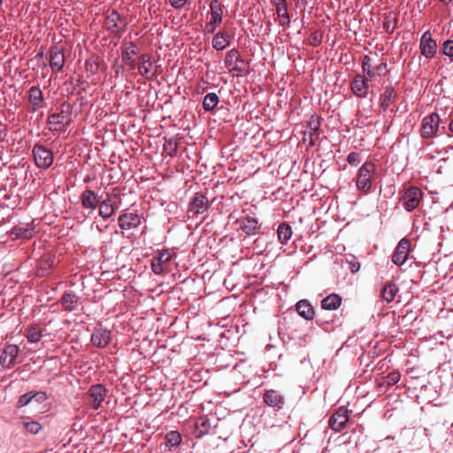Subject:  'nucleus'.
Instances as JSON below:
<instances>
[{"label": "nucleus", "mask_w": 453, "mask_h": 453, "mask_svg": "<svg viewBox=\"0 0 453 453\" xmlns=\"http://www.w3.org/2000/svg\"><path fill=\"white\" fill-rule=\"evenodd\" d=\"M375 164L372 161H365L358 169L356 177L357 188L365 194L370 193L372 190V182L375 180Z\"/></svg>", "instance_id": "obj_1"}, {"label": "nucleus", "mask_w": 453, "mask_h": 453, "mask_svg": "<svg viewBox=\"0 0 453 453\" xmlns=\"http://www.w3.org/2000/svg\"><path fill=\"white\" fill-rule=\"evenodd\" d=\"M441 119L437 112L426 116L421 122L420 136L423 139L433 138L440 135L441 129L444 132L445 127H440Z\"/></svg>", "instance_id": "obj_2"}, {"label": "nucleus", "mask_w": 453, "mask_h": 453, "mask_svg": "<svg viewBox=\"0 0 453 453\" xmlns=\"http://www.w3.org/2000/svg\"><path fill=\"white\" fill-rule=\"evenodd\" d=\"M225 65L230 72L247 73L249 62H246L236 49H232L226 54Z\"/></svg>", "instance_id": "obj_3"}, {"label": "nucleus", "mask_w": 453, "mask_h": 453, "mask_svg": "<svg viewBox=\"0 0 453 453\" xmlns=\"http://www.w3.org/2000/svg\"><path fill=\"white\" fill-rule=\"evenodd\" d=\"M33 156L35 165L39 168H49L53 163L51 150L41 144H35L33 148Z\"/></svg>", "instance_id": "obj_4"}, {"label": "nucleus", "mask_w": 453, "mask_h": 453, "mask_svg": "<svg viewBox=\"0 0 453 453\" xmlns=\"http://www.w3.org/2000/svg\"><path fill=\"white\" fill-rule=\"evenodd\" d=\"M69 105H63L60 111L52 113L48 118V123L50 125V129L59 130L67 125L71 120V112Z\"/></svg>", "instance_id": "obj_5"}, {"label": "nucleus", "mask_w": 453, "mask_h": 453, "mask_svg": "<svg viewBox=\"0 0 453 453\" xmlns=\"http://www.w3.org/2000/svg\"><path fill=\"white\" fill-rule=\"evenodd\" d=\"M419 49L421 55L426 58L431 59L435 57L437 52V42L432 38L429 31H426L422 35L419 42Z\"/></svg>", "instance_id": "obj_6"}, {"label": "nucleus", "mask_w": 453, "mask_h": 453, "mask_svg": "<svg viewBox=\"0 0 453 453\" xmlns=\"http://www.w3.org/2000/svg\"><path fill=\"white\" fill-rule=\"evenodd\" d=\"M107 389L102 384L92 385L88 391V403L93 409L97 410L106 396Z\"/></svg>", "instance_id": "obj_7"}, {"label": "nucleus", "mask_w": 453, "mask_h": 453, "mask_svg": "<svg viewBox=\"0 0 453 453\" xmlns=\"http://www.w3.org/2000/svg\"><path fill=\"white\" fill-rule=\"evenodd\" d=\"M422 197L421 190L417 187H411L404 192L402 196V201L404 208L408 211H411L416 209Z\"/></svg>", "instance_id": "obj_8"}, {"label": "nucleus", "mask_w": 453, "mask_h": 453, "mask_svg": "<svg viewBox=\"0 0 453 453\" xmlns=\"http://www.w3.org/2000/svg\"><path fill=\"white\" fill-rule=\"evenodd\" d=\"M235 223L238 225V228L248 235L257 234L261 227L258 219L249 215L238 219Z\"/></svg>", "instance_id": "obj_9"}, {"label": "nucleus", "mask_w": 453, "mask_h": 453, "mask_svg": "<svg viewBox=\"0 0 453 453\" xmlns=\"http://www.w3.org/2000/svg\"><path fill=\"white\" fill-rule=\"evenodd\" d=\"M127 22L116 11L110 12L104 19V27L111 33H119L126 27Z\"/></svg>", "instance_id": "obj_10"}, {"label": "nucleus", "mask_w": 453, "mask_h": 453, "mask_svg": "<svg viewBox=\"0 0 453 453\" xmlns=\"http://www.w3.org/2000/svg\"><path fill=\"white\" fill-rule=\"evenodd\" d=\"M209 207L208 198L202 193H196L189 203L188 212L192 213V216L203 214L207 211Z\"/></svg>", "instance_id": "obj_11"}, {"label": "nucleus", "mask_w": 453, "mask_h": 453, "mask_svg": "<svg viewBox=\"0 0 453 453\" xmlns=\"http://www.w3.org/2000/svg\"><path fill=\"white\" fill-rule=\"evenodd\" d=\"M411 242L403 238L397 244L392 256V262L396 265H403L409 257Z\"/></svg>", "instance_id": "obj_12"}, {"label": "nucleus", "mask_w": 453, "mask_h": 453, "mask_svg": "<svg viewBox=\"0 0 453 453\" xmlns=\"http://www.w3.org/2000/svg\"><path fill=\"white\" fill-rule=\"evenodd\" d=\"M350 88L356 96L365 98L369 92L368 78H365V75L357 74L350 83Z\"/></svg>", "instance_id": "obj_13"}, {"label": "nucleus", "mask_w": 453, "mask_h": 453, "mask_svg": "<svg viewBox=\"0 0 453 453\" xmlns=\"http://www.w3.org/2000/svg\"><path fill=\"white\" fill-rule=\"evenodd\" d=\"M348 420V410L344 407H341L330 417L328 423L332 430L340 432L345 427Z\"/></svg>", "instance_id": "obj_14"}, {"label": "nucleus", "mask_w": 453, "mask_h": 453, "mask_svg": "<svg viewBox=\"0 0 453 453\" xmlns=\"http://www.w3.org/2000/svg\"><path fill=\"white\" fill-rule=\"evenodd\" d=\"M19 355V348L16 345L11 344L6 346L1 356H0V364L8 369H11L15 365L16 357Z\"/></svg>", "instance_id": "obj_15"}, {"label": "nucleus", "mask_w": 453, "mask_h": 453, "mask_svg": "<svg viewBox=\"0 0 453 453\" xmlns=\"http://www.w3.org/2000/svg\"><path fill=\"white\" fill-rule=\"evenodd\" d=\"M264 403L276 410H280L285 404L284 396L274 389L265 390L263 395Z\"/></svg>", "instance_id": "obj_16"}, {"label": "nucleus", "mask_w": 453, "mask_h": 453, "mask_svg": "<svg viewBox=\"0 0 453 453\" xmlns=\"http://www.w3.org/2000/svg\"><path fill=\"white\" fill-rule=\"evenodd\" d=\"M320 119L316 115H311L307 122V129L304 132V138L309 134L310 145H315L319 138Z\"/></svg>", "instance_id": "obj_17"}, {"label": "nucleus", "mask_w": 453, "mask_h": 453, "mask_svg": "<svg viewBox=\"0 0 453 453\" xmlns=\"http://www.w3.org/2000/svg\"><path fill=\"white\" fill-rule=\"evenodd\" d=\"M119 226L123 230H130L137 227L141 224V218L136 213H124L118 219Z\"/></svg>", "instance_id": "obj_18"}, {"label": "nucleus", "mask_w": 453, "mask_h": 453, "mask_svg": "<svg viewBox=\"0 0 453 453\" xmlns=\"http://www.w3.org/2000/svg\"><path fill=\"white\" fill-rule=\"evenodd\" d=\"M110 341H111V332L106 329H103V328L96 329L91 335L92 344L98 348L106 347L110 343Z\"/></svg>", "instance_id": "obj_19"}, {"label": "nucleus", "mask_w": 453, "mask_h": 453, "mask_svg": "<svg viewBox=\"0 0 453 453\" xmlns=\"http://www.w3.org/2000/svg\"><path fill=\"white\" fill-rule=\"evenodd\" d=\"M65 64V56L58 47L50 49V66L53 71L59 72Z\"/></svg>", "instance_id": "obj_20"}, {"label": "nucleus", "mask_w": 453, "mask_h": 453, "mask_svg": "<svg viewBox=\"0 0 453 453\" xmlns=\"http://www.w3.org/2000/svg\"><path fill=\"white\" fill-rule=\"evenodd\" d=\"M139 73L148 79L154 76L156 70H154V65L150 60V58L147 55H142L139 59L138 64Z\"/></svg>", "instance_id": "obj_21"}, {"label": "nucleus", "mask_w": 453, "mask_h": 453, "mask_svg": "<svg viewBox=\"0 0 453 453\" xmlns=\"http://www.w3.org/2000/svg\"><path fill=\"white\" fill-rule=\"evenodd\" d=\"M170 262V254L169 253H162L158 257H154L151 262L152 271L156 274H160L163 272L166 271L169 266Z\"/></svg>", "instance_id": "obj_22"}, {"label": "nucleus", "mask_w": 453, "mask_h": 453, "mask_svg": "<svg viewBox=\"0 0 453 453\" xmlns=\"http://www.w3.org/2000/svg\"><path fill=\"white\" fill-rule=\"evenodd\" d=\"M296 310L299 316L306 320H311L314 318L315 311L311 303L306 300H300L296 304Z\"/></svg>", "instance_id": "obj_23"}, {"label": "nucleus", "mask_w": 453, "mask_h": 453, "mask_svg": "<svg viewBox=\"0 0 453 453\" xmlns=\"http://www.w3.org/2000/svg\"><path fill=\"white\" fill-rule=\"evenodd\" d=\"M81 202L83 208L94 211L96 208L99 200L94 191L86 189L81 196Z\"/></svg>", "instance_id": "obj_24"}, {"label": "nucleus", "mask_w": 453, "mask_h": 453, "mask_svg": "<svg viewBox=\"0 0 453 453\" xmlns=\"http://www.w3.org/2000/svg\"><path fill=\"white\" fill-rule=\"evenodd\" d=\"M28 93L29 101L33 105V111H35L38 109L42 108L44 96L42 90L38 87L33 86L32 88H30Z\"/></svg>", "instance_id": "obj_25"}, {"label": "nucleus", "mask_w": 453, "mask_h": 453, "mask_svg": "<svg viewBox=\"0 0 453 453\" xmlns=\"http://www.w3.org/2000/svg\"><path fill=\"white\" fill-rule=\"evenodd\" d=\"M342 304V297L337 294H331L322 299L321 307L326 311H334Z\"/></svg>", "instance_id": "obj_26"}, {"label": "nucleus", "mask_w": 453, "mask_h": 453, "mask_svg": "<svg viewBox=\"0 0 453 453\" xmlns=\"http://www.w3.org/2000/svg\"><path fill=\"white\" fill-rule=\"evenodd\" d=\"M78 302L79 297L73 292L65 293L60 299L63 308L69 311L76 309Z\"/></svg>", "instance_id": "obj_27"}, {"label": "nucleus", "mask_w": 453, "mask_h": 453, "mask_svg": "<svg viewBox=\"0 0 453 453\" xmlns=\"http://www.w3.org/2000/svg\"><path fill=\"white\" fill-rule=\"evenodd\" d=\"M195 426L198 437L209 434L212 428L211 419L206 416L200 417Z\"/></svg>", "instance_id": "obj_28"}, {"label": "nucleus", "mask_w": 453, "mask_h": 453, "mask_svg": "<svg viewBox=\"0 0 453 453\" xmlns=\"http://www.w3.org/2000/svg\"><path fill=\"white\" fill-rule=\"evenodd\" d=\"M210 10H211V19L214 24L220 25L222 22V17H223V11H222V5L219 2V0H212L210 4Z\"/></svg>", "instance_id": "obj_29"}, {"label": "nucleus", "mask_w": 453, "mask_h": 453, "mask_svg": "<svg viewBox=\"0 0 453 453\" xmlns=\"http://www.w3.org/2000/svg\"><path fill=\"white\" fill-rule=\"evenodd\" d=\"M396 93L392 86L385 88V91L380 96V106L386 111L389 105L395 101Z\"/></svg>", "instance_id": "obj_30"}, {"label": "nucleus", "mask_w": 453, "mask_h": 453, "mask_svg": "<svg viewBox=\"0 0 453 453\" xmlns=\"http://www.w3.org/2000/svg\"><path fill=\"white\" fill-rule=\"evenodd\" d=\"M99 203V215L103 219H108L112 216L115 212V208L113 206L112 201L111 198H106L101 201Z\"/></svg>", "instance_id": "obj_31"}, {"label": "nucleus", "mask_w": 453, "mask_h": 453, "mask_svg": "<svg viewBox=\"0 0 453 453\" xmlns=\"http://www.w3.org/2000/svg\"><path fill=\"white\" fill-rule=\"evenodd\" d=\"M292 234H293L292 228L288 224L281 223L278 226L277 235H278L279 242L280 243L286 244L288 242V241L291 238Z\"/></svg>", "instance_id": "obj_32"}, {"label": "nucleus", "mask_w": 453, "mask_h": 453, "mask_svg": "<svg viewBox=\"0 0 453 453\" xmlns=\"http://www.w3.org/2000/svg\"><path fill=\"white\" fill-rule=\"evenodd\" d=\"M11 234L16 238L29 239L33 236V229L28 226H16L12 227Z\"/></svg>", "instance_id": "obj_33"}, {"label": "nucleus", "mask_w": 453, "mask_h": 453, "mask_svg": "<svg viewBox=\"0 0 453 453\" xmlns=\"http://www.w3.org/2000/svg\"><path fill=\"white\" fill-rule=\"evenodd\" d=\"M219 102V96L216 93L207 94L203 100V107L206 111H213Z\"/></svg>", "instance_id": "obj_34"}, {"label": "nucleus", "mask_w": 453, "mask_h": 453, "mask_svg": "<svg viewBox=\"0 0 453 453\" xmlns=\"http://www.w3.org/2000/svg\"><path fill=\"white\" fill-rule=\"evenodd\" d=\"M398 288L395 284L388 283L384 286L383 289L381 290V297L383 300H385L387 303H390L394 300L396 292Z\"/></svg>", "instance_id": "obj_35"}, {"label": "nucleus", "mask_w": 453, "mask_h": 453, "mask_svg": "<svg viewBox=\"0 0 453 453\" xmlns=\"http://www.w3.org/2000/svg\"><path fill=\"white\" fill-rule=\"evenodd\" d=\"M228 35L225 33L219 32L214 35L212 39V47L217 50H222L228 44L227 42Z\"/></svg>", "instance_id": "obj_36"}, {"label": "nucleus", "mask_w": 453, "mask_h": 453, "mask_svg": "<svg viewBox=\"0 0 453 453\" xmlns=\"http://www.w3.org/2000/svg\"><path fill=\"white\" fill-rule=\"evenodd\" d=\"M42 337V331L36 327L32 326L28 329L27 334V338L29 342L36 343L41 340Z\"/></svg>", "instance_id": "obj_37"}, {"label": "nucleus", "mask_w": 453, "mask_h": 453, "mask_svg": "<svg viewBox=\"0 0 453 453\" xmlns=\"http://www.w3.org/2000/svg\"><path fill=\"white\" fill-rule=\"evenodd\" d=\"M400 378L401 374L399 372H391L387 376L383 377V384L387 385L388 387L393 386L399 381Z\"/></svg>", "instance_id": "obj_38"}, {"label": "nucleus", "mask_w": 453, "mask_h": 453, "mask_svg": "<svg viewBox=\"0 0 453 453\" xmlns=\"http://www.w3.org/2000/svg\"><path fill=\"white\" fill-rule=\"evenodd\" d=\"M24 428L32 434H38L41 429L42 426L37 421H25L23 422Z\"/></svg>", "instance_id": "obj_39"}, {"label": "nucleus", "mask_w": 453, "mask_h": 453, "mask_svg": "<svg viewBox=\"0 0 453 453\" xmlns=\"http://www.w3.org/2000/svg\"><path fill=\"white\" fill-rule=\"evenodd\" d=\"M323 39V33L320 30L312 32L309 37V44L313 47H318L321 44Z\"/></svg>", "instance_id": "obj_40"}, {"label": "nucleus", "mask_w": 453, "mask_h": 453, "mask_svg": "<svg viewBox=\"0 0 453 453\" xmlns=\"http://www.w3.org/2000/svg\"><path fill=\"white\" fill-rule=\"evenodd\" d=\"M32 401H33L32 391H30V392H27L19 397V400L17 402V407L21 408V407L27 406Z\"/></svg>", "instance_id": "obj_41"}, {"label": "nucleus", "mask_w": 453, "mask_h": 453, "mask_svg": "<svg viewBox=\"0 0 453 453\" xmlns=\"http://www.w3.org/2000/svg\"><path fill=\"white\" fill-rule=\"evenodd\" d=\"M442 53L449 58H453V40H446L442 44Z\"/></svg>", "instance_id": "obj_42"}, {"label": "nucleus", "mask_w": 453, "mask_h": 453, "mask_svg": "<svg viewBox=\"0 0 453 453\" xmlns=\"http://www.w3.org/2000/svg\"><path fill=\"white\" fill-rule=\"evenodd\" d=\"M279 19H280V25L282 26V27H288L289 24H290V18H289V15H288V11H285V10H280V12H279L277 13Z\"/></svg>", "instance_id": "obj_43"}, {"label": "nucleus", "mask_w": 453, "mask_h": 453, "mask_svg": "<svg viewBox=\"0 0 453 453\" xmlns=\"http://www.w3.org/2000/svg\"><path fill=\"white\" fill-rule=\"evenodd\" d=\"M347 161L351 165H357L361 162L360 153L350 152L347 157Z\"/></svg>", "instance_id": "obj_44"}, {"label": "nucleus", "mask_w": 453, "mask_h": 453, "mask_svg": "<svg viewBox=\"0 0 453 453\" xmlns=\"http://www.w3.org/2000/svg\"><path fill=\"white\" fill-rule=\"evenodd\" d=\"M347 264L349 265V270L352 273H357V271H359L360 269V264L358 261H357L356 257H352L349 260L347 259Z\"/></svg>", "instance_id": "obj_45"}, {"label": "nucleus", "mask_w": 453, "mask_h": 453, "mask_svg": "<svg viewBox=\"0 0 453 453\" xmlns=\"http://www.w3.org/2000/svg\"><path fill=\"white\" fill-rule=\"evenodd\" d=\"M32 397L33 400L36 401L39 403H43L48 398L46 393L42 391H32Z\"/></svg>", "instance_id": "obj_46"}, {"label": "nucleus", "mask_w": 453, "mask_h": 453, "mask_svg": "<svg viewBox=\"0 0 453 453\" xmlns=\"http://www.w3.org/2000/svg\"><path fill=\"white\" fill-rule=\"evenodd\" d=\"M271 3L276 7V13L280 10L288 11L287 0H271Z\"/></svg>", "instance_id": "obj_47"}, {"label": "nucleus", "mask_w": 453, "mask_h": 453, "mask_svg": "<svg viewBox=\"0 0 453 453\" xmlns=\"http://www.w3.org/2000/svg\"><path fill=\"white\" fill-rule=\"evenodd\" d=\"M55 264V258L53 257L49 256L48 257L44 258L41 262V268L47 269V268H52Z\"/></svg>", "instance_id": "obj_48"}, {"label": "nucleus", "mask_w": 453, "mask_h": 453, "mask_svg": "<svg viewBox=\"0 0 453 453\" xmlns=\"http://www.w3.org/2000/svg\"><path fill=\"white\" fill-rule=\"evenodd\" d=\"M388 65L386 62H381L378 65H376L374 68L376 70V73L378 76H384L388 73Z\"/></svg>", "instance_id": "obj_49"}, {"label": "nucleus", "mask_w": 453, "mask_h": 453, "mask_svg": "<svg viewBox=\"0 0 453 453\" xmlns=\"http://www.w3.org/2000/svg\"><path fill=\"white\" fill-rule=\"evenodd\" d=\"M181 443V435L178 431H172V447Z\"/></svg>", "instance_id": "obj_50"}, {"label": "nucleus", "mask_w": 453, "mask_h": 453, "mask_svg": "<svg viewBox=\"0 0 453 453\" xmlns=\"http://www.w3.org/2000/svg\"><path fill=\"white\" fill-rule=\"evenodd\" d=\"M373 68L371 63V58L368 55H365L362 58V69L363 72Z\"/></svg>", "instance_id": "obj_51"}, {"label": "nucleus", "mask_w": 453, "mask_h": 453, "mask_svg": "<svg viewBox=\"0 0 453 453\" xmlns=\"http://www.w3.org/2000/svg\"><path fill=\"white\" fill-rule=\"evenodd\" d=\"M180 294H181L180 287L174 286V287L172 288V299L177 297L178 300H180V301L186 300L187 298L186 297L182 298Z\"/></svg>", "instance_id": "obj_52"}, {"label": "nucleus", "mask_w": 453, "mask_h": 453, "mask_svg": "<svg viewBox=\"0 0 453 453\" xmlns=\"http://www.w3.org/2000/svg\"><path fill=\"white\" fill-rule=\"evenodd\" d=\"M98 64L96 62L87 61L86 62V70L89 71L92 73H96L98 71Z\"/></svg>", "instance_id": "obj_53"}, {"label": "nucleus", "mask_w": 453, "mask_h": 453, "mask_svg": "<svg viewBox=\"0 0 453 453\" xmlns=\"http://www.w3.org/2000/svg\"><path fill=\"white\" fill-rule=\"evenodd\" d=\"M392 23L393 21L389 18H387L384 21L383 27L388 34H392L394 32L395 25Z\"/></svg>", "instance_id": "obj_54"}, {"label": "nucleus", "mask_w": 453, "mask_h": 453, "mask_svg": "<svg viewBox=\"0 0 453 453\" xmlns=\"http://www.w3.org/2000/svg\"><path fill=\"white\" fill-rule=\"evenodd\" d=\"M362 75H365V78H368V81L372 80L373 78H375L377 75L376 73V70L375 68H372V69H369V70H366L365 72H363V74Z\"/></svg>", "instance_id": "obj_55"}, {"label": "nucleus", "mask_w": 453, "mask_h": 453, "mask_svg": "<svg viewBox=\"0 0 453 453\" xmlns=\"http://www.w3.org/2000/svg\"><path fill=\"white\" fill-rule=\"evenodd\" d=\"M190 0H172V7L180 9Z\"/></svg>", "instance_id": "obj_56"}, {"label": "nucleus", "mask_w": 453, "mask_h": 453, "mask_svg": "<svg viewBox=\"0 0 453 453\" xmlns=\"http://www.w3.org/2000/svg\"><path fill=\"white\" fill-rule=\"evenodd\" d=\"M219 25L218 24H214L212 21H209L208 23H206L205 25V31L206 33L208 34H212L214 33V31L216 30V28L219 27Z\"/></svg>", "instance_id": "obj_57"}, {"label": "nucleus", "mask_w": 453, "mask_h": 453, "mask_svg": "<svg viewBox=\"0 0 453 453\" xmlns=\"http://www.w3.org/2000/svg\"><path fill=\"white\" fill-rule=\"evenodd\" d=\"M188 188V181L184 180L183 182V188H180L177 193L180 194V199L182 200L183 197L186 196Z\"/></svg>", "instance_id": "obj_58"}, {"label": "nucleus", "mask_w": 453, "mask_h": 453, "mask_svg": "<svg viewBox=\"0 0 453 453\" xmlns=\"http://www.w3.org/2000/svg\"><path fill=\"white\" fill-rule=\"evenodd\" d=\"M122 58L123 60L126 62V63H129V64H132V61H131V58L129 56V53L127 51L125 53H123L122 55Z\"/></svg>", "instance_id": "obj_59"}, {"label": "nucleus", "mask_w": 453, "mask_h": 453, "mask_svg": "<svg viewBox=\"0 0 453 453\" xmlns=\"http://www.w3.org/2000/svg\"><path fill=\"white\" fill-rule=\"evenodd\" d=\"M176 257H177L176 254L172 250V255H171L172 260L175 259Z\"/></svg>", "instance_id": "obj_60"}, {"label": "nucleus", "mask_w": 453, "mask_h": 453, "mask_svg": "<svg viewBox=\"0 0 453 453\" xmlns=\"http://www.w3.org/2000/svg\"><path fill=\"white\" fill-rule=\"evenodd\" d=\"M168 436H169V434H166V435H165V439L166 441H170V439H169V437H168Z\"/></svg>", "instance_id": "obj_61"}, {"label": "nucleus", "mask_w": 453, "mask_h": 453, "mask_svg": "<svg viewBox=\"0 0 453 453\" xmlns=\"http://www.w3.org/2000/svg\"><path fill=\"white\" fill-rule=\"evenodd\" d=\"M177 319H178V317H175L174 321H173V322H172V326H173V325L177 321Z\"/></svg>", "instance_id": "obj_62"}, {"label": "nucleus", "mask_w": 453, "mask_h": 453, "mask_svg": "<svg viewBox=\"0 0 453 453\" xmlns=\"http://www.w3.org/2000/svg\"><path fill=\"white\" fill-rule=\"evenodd\" d=\"M164 150L166 151V142L164 144Z\"/></svg>", "instance_id": "obj_63"}, {"label": "nucleus", "mask_w": 453, "mask_h": 453, "mask_svg": "<svg viewBox=\"0 0 453 453\" xmlns=\"http://www.w3.org/2000/svg\"><path fill=\"white\" fill-rule=\"evenodd\" d=\"M2 4V0H0V4Z\"/></svg>", "instance_id": "obj_64"}]
</instances>
